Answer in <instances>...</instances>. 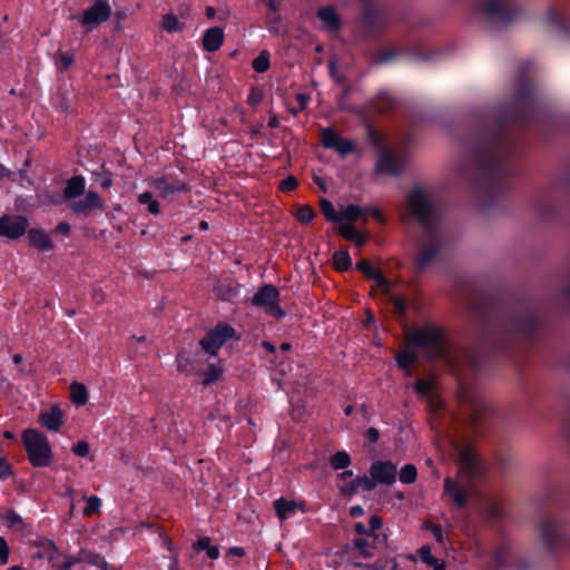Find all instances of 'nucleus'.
<instances>
[{
    "mask_svg": "<svg viewBox=\"0 0 570 570\" xmlns=\"http://www.w3.org/2000/svg\"><path fill=\"white\" fill-rule=\"evenodd\" d=\"M356 269L360 271L362 274H364L368 279H372L374 276H376V273L379 272L366 259H362V261L357 262Z\"/></svg>",
    "mask_w": 570,
    "mask_h": 570,
    "instance_id": "4d7b16f0",
    "label": "nucleus"
},
{
    "mask_svg": "<svg viewBox=\"0 0 570 570\" xmlns=\"http://www.w3.org/2000/svg\"><path fill=\"white\" fill-rule=\"evenodd\" d=\"M351 462V455L345 450L335 452L328 459V463L334 471L347 469Z\"/></svg>",
    "mask_w": 570,
    "mask_h": 570,
    "instance_id": "4c0bfd02",
    "label": "nucleus"
},
{
    "mask_svg": "<svg viewBox=\"0 0 570 570\" xmlns=\"http://www.w3.org/2000/svg\"><path fill=\"white\" fill-rule=\"evenodd\" d=\"M370 474L375 484H393L396 481L397 469L391 461H376L370 468Z\"/></svg>",
    "mask_w": 570,
    "mask_h": 570,
    "instance_id": "aec40b11",
    "label": "nucleus"
},
{
    "mask_svg": "<svg viewBox=\"0 0 570 570\" xmlns=\"http://www.w3.org/2000/svg\"><path fill=\"white\" fill-rule=\"evenodd\" d=\"M39 422L49 431L58 432L63 423V413L58 405H53L49 411L40 413Z\"/></svg>",
    "mask_w": 570,
    "mask_h": 570,
    "instance_id": "bb28decb",
    "label": "nucleus"
},
{
    "mask_svg": "<svg viewBox=\"0 0 570 570\" xmlns=\"http://www.w3.org/2000/svg\"><path fill=\"white\" fill-rule=\"evenodd\" d=\"M110 17L111 7L108 0H96L83 11L80 18V23L87 31H92V29L102 22L109 20Z\"/></svg>",
    "mask_w": 570,
    "mask_h": 570,
    "instance_id": "2eb2a0df",
    "label": "nucleus"
},
{
    "mask_svg": "<svg viewBox=\"0 0 570 570\" xmlns=\"http://www.w3.org/2000/svg\"><path fill=\"white\" fill-rule=\"evenodd\" d=\"M367 137L371 144L381 153L382 148H385L383 145V139L379 132H376L374 129L368 128L367 129Z\"/></svg>",
    "mask_w": 570,
    "mask_h": 570,
    "instance_id": "69168bd1",
    "label": "nucleus"
},
{
    "mask_svg": "<svg viewBox=\"0 0 570 570\" xmlns=\"http://www.w3.org/2000/svg\"><path fill=\"white\" fill-rule=\"evenodd\" d=\"M487 473L483 461L470 448L460 452V465L455 476L443 480V495L456 509H465L471 498L476 495V482Z\"/></svg>",
    "mask_w": 570,
    "mask_h": 570,
    "instance_id": "7ed1b4c3",
    "label": "nucleus"
},
{
    "mask_svg": "<svg viewBox=\"0 0 570 570\" xmlns=\"http://www.w3.org/2000/svg\"><path fill=\"white\" fill-rule=\"evenodd\" d=\"M29 219L24 215L4 214L0 217V237L17 240L27 234Z\"/></svg>",
    "mask_w": 570,
    "mask_h": 570,
    "instance_id": "4468645a",
    "label": "nucleus"
},
{
    "mask_svg": "<svg viewBox=\"0 0 570 570\" xmlns=\"http://www.w3.org/2000/svg\"><path fill=\"white\" fill-rule=\"evenodd\" d=\"M532 208L543 220L558 219L561 213V195L559 187L540 191L533 199Z\"/></svg>",
    "mask_w": 570,
    "mask_h": 570,
    "instance_id": "9d476101",
    "label": "nucleus"
},
{
    "mask_svg": "<svg viewBox=\"0 0 570 570\" xmlns=\"http://www.w3.org/2000/svg\"><path fill=\"white\" fill-rule=\"evenodd\" d=\"M540 537L546 550L553 554H562L570 550V534L561 518H547L541 522Z\"/></svg>",
    "mask_w": 570,
    "mask_h": 570,
    "instance_id": "423d86ee",
    "label": "nucleus"
},
{
    "mask_svg": "<svg viewBox=\"0 0 570 570\" xmlns=\"http://www.w3.org/2000/svg\"><path fill=\"white\" fill-rule=\"evenodd\" d=\"M320 209L326 220L332 223H341L340 213L336 212L334 205L327 198L320 199Z\"/></svg>",
    "mask_w": 570,
    "mask_h": 570,
    "instance_id": "ea45409f",
    "label": "nucleus"
},
{
    "mask_svg": "<svg viewBox=\"0 0 570 570\" xmlns=\"http://www.w3.org/2000/svg\"><path fill=\"white\" fill-rule=\"evenodd\" d=\"M354 482H355V485L357 488V491L368 492V491L373 490L376 487L373 478L372 476L368 478L365 474L356 476L354 479Z\"/></svg>",
    "mask_w": 570,
    "mask_h": 570,
    "instance_id": "603ef678",
    "label": "nucleus"
},
{
    "mask_svg": "<svg viewBox=\"0 0 570 570\" xmlns=\"http://www.w3.org/2000/svg\"><path fill=\"white\" fill-rule=\"evenodd\" d=\"M176 362H177V370L179 372H185L187 365L193 363V360L185 351H181L177 354Z\"/></svg>",
    "mask_w": 570,
    "mask_h": 570,
    "instance_id": "680f3d73",
    "label": "nucleus"
},
{
    "mask_svg": "<svg viewBox=\"0 0 570 570\" xmlns=\"http://www.w3.org/2000/svg\"><path fill=\"white\" fill-rule=\"evenodd\" d=\"M410 348L399 352L395 356L397 366L403 371H410L419 362V354Z\"/></svg>",
    "mask_w": 570,
    "mask_h": 570,
    "instance_id": "473e14b6",
    "label": "nucleus"
},
{
    "mask_svg": "<svg viewBox=\"0 0 570 570\" xmlns=\"http://www.w3.org/2000/svg\"><path fill=\"white\" fill-rule=\"evenodd\" d=\"M224 29L222 27L207 29L202 39L203 49L207 52L217 51L224 42Z\"/></svg>",
    "mask_w": 570,
    "mask_h": 570,
    "instance_id": "a878e982",
    "label": "nucleus"
},
{
    "mask_svg": "<svg viewBox=\"0 0 570 570\" xmlns=\"http://www.w3.org/2000/svg\"><path fill=\"white\" fill-rule=\"evenodd\" d=\"M69 207L76 215L89 216L92 212L102 210L105 202L98 193L89 190L86 193L83 199H73L70 202Z\"/></svg>",
    "mask_w": 570,
    "mask_h": 570,
    "instance_id": "a211bd4d",
    "label": "nucleus"
},
{
    "mask_svg": "<svg viewBox=\"0 0 570 570\" xmlns=\"http://www.w3.org/2000/svg\"><path fill=\"white\" fill-rule=\"evenodd\" d=\"M405 343L407 347L422 351L428 361L445 360L449 356V340L439 325L414 326L406 332Z\"/></svg>",
    "mask_w": 570,
    "mask_h": 570,
    "instance_id": "20e7f679",
    "label": "nucleus"
},
{
    "mask_svg": "<svg viewBox=\"0 0 570 570\" xmlns=\"http://www.w3.org/2000/svg\"><path fill=\"white\" fill-rule=\"evenodd\" d=\"M70 399L77 406H82L88 402V391L85 384L72 382L70 384Z\"/></svg>",
    "mask_w": 570,
    "mask_h": 570,
    "instance_id": "f704fd0d",
    "label": "nucleus"
},
{
    "mask_svg": "<svg viewBox=\"0 0 570 570\" xmlns=\"http://www.w3.org/2000/svg\"><path fill=\"white\" fill-rule=\"evenodd\" d=\"M29 244L39 252L47 253L55 248L50 235L42 228H28Z\"/></svg>",
    "mask_w": 570,
    "mask_h": 570,
    "instance_id": "393cba45",
    "label": "nucleus"
},
{
    "mask_svg": "<svg viewBox=\"0 0 570 570\" xmlns=\"http://www.w3.org/2000/svg\"><path fill=\"white\" fill-rule=\"evenodd\" d=\"M333 265L337 272H347L352 267V258L347 249L336 250L333 256Z\"/></svg>",
    "mask_w": 570,
    "mask_h": 570,
    "instance_id": "c9c22d12",
    "label": "nucleus"
},
{
    "mask_svg": "<svg viewBox=\"0 0 570 570\" xmlns=\"http://www.w3.org/2000/svg\"><path fill=\"white\" fill-rule=\"evenodd\" d=\"M316 213L309 205H301L296 213L295 217L302 225H308L313 222L315 218Z\"/></svg>",
    "mask_w": 570,
    "mask_h": 570,
    "instance_id": "c03bdc74",
    "label": "nucleus"
},
{
    "mask_svg": "<svg viewBox=\"0 0 570 570\" xmlns=\"http://www.w3.org/2000/svg\"><path fill=\"white\" fill-rule=\"evenodd\" d=\"M419 556L421 558V561L431 567L433 570H445V563L444 561H440L436 559L432 552L431 548L429 546H423L419 550Z\"/></svg>",
    "mask_w": 570,
    "mask_h": 570,
    "instance_id": "e433bc0d",
    "label": "nucleus"
},
{
    "mask_svg": "<svg viewBox=\"0 0 570 570\" xmlns=\"http://www.w3.org/2000/svg\"><path fill=\"white\" fill-rule=\"evenodd\" d=\"M482 332L483 351L473 356V367L481 372L499 356L514 360L517 353L547 334L548 327L539 307L529 301L489 302L469 305Z\"/></svg>",
    "mask_w": 570,
    "mask_h": 570,
    "instance_id": "f03ea898",
    "label": "nucleus"
},
{
    "mask_svg": "<svg viewBox=\"0 0 570 570\" xmlns=\"http://www.w3.org/2000/svg\"><path fill=\"white\" fill-rule=\"evenodd\" d=\"M361 24L367 35H375L382 31V11L375 6H366L362 8Z\"/></svg>",
    "mask_w": 570,
    "mask_h": 570,
    "instance_id": "4be33fe9",
    "label": "nucleus"
},
{
    "mask_svg": "<svg viewBox=\"0 0 570 570\" xmlns=\"http://www.w3.org/2000/svg\"><path fill=\"white\" fill-rule=\"evenodd\" d=\"M425 528L431 531L436 542L443 543L444 533L441 525L429 522Z\"/></svg>",
    "mask_w": 570,
    "mask_h": 570,
    "instance_id": "338daca9",
    "label": "nucleus"
},
{
    "mask_svg": "<svg viewBox=\"0 0 570 570\" xmlns=\"http://www.w3.org/2000/svg\"><path fill=\"white\" fill-rule=\"evenodd\" d=\"M401 52L402 51L399 48H392V49L383 50L377 56L376 62L381 63V65L387 63V62L394 60L395 58H397L401 55Z\"/></svg>",
    "mask_w": 570,
    "mask_h": 570,
    "instance_id": "864d4df0",
    "label": "nucleus"
},
{
    "mask_svg": "<svg viewBox=\"0 0 570 570\" xmlns=\"http://www.w3.org/2000/svg\"><path fill=\"white\" fill-rule=\"evenodd\" d=\"M163 28L168 33H174L177 31H181L184 29V23L180 22L175 14L168 13L163 19Z\"/></svg>",
    "mask_w": 570,
    "mask_h": 570,
    "instance_id": "de8ad7c7",
    "label": "nucleus"
},
{
    "mask_svg": "<svg viewBox=\"0 0 570 570\" xmlns=\"http://www.w3.org/2000/svg\"><path fill=\"white\" fill-rule=\"evenodd\" d=\"M338 233L343 238L353 242L358 248L363 247L367 242V236L358 232L352 224H341Z\"/></svg>",
    "mask_w": 570,
    "mask_h": 570,
    "instance_id": "c85d7f7f",
    "label": "nucleus"
},
{
    "mask_svg": "<svg viewBox=\"0 0 570 570\" xmlns=\"http://www.w3.org/2000/svg\"><path fill=\"white\" fill-rule=\"evenodd\" d=\"M363 215V208L358 205L350 204L345 207V209L340 213L341 222L346 220L345 224H352L355 223L361 218Z\"/></svg>",
    "mask_w": 570,
    "mask_h": 570,
    "instance_id": "a19ab883",
    "label": "nucleus"
},
{
    "mask_svg": "<svg viewBox=\"0 0 570 570\" xmlns=\"http://www.w3.org/2000/svg\"><path fill=\"white\" fill-rule=\"evenodd\" d=\"M274 510L279 520H287L297 511L296 501L281 497L274 501Z\"/></svg>",
    "mask_w": 570,
    "mask_h": 570,
    "instance_id": "c756f323",
    "label": "nucleus"
},
{
    "mask_svg": "<svg viewBox=\"0 0 570 570\" xmlns=\"http://www.w3.org/2000/svg\"><path fill=\"white\" fill-rule=\"evenodd\" d=\"M383 525L382 519L377 514H373L368 521V528L362 523L357 522L354 524V532L361 537H370L376 533Z\"/></svg>",
    "mask_w": 570,
    "mask_h": 570,
    "instance_id": "2f4dec72",
    "label": "nucleus"
},
{
    "mask_svg": "<svg viewBox=\"0 0 570 570\" xmlns=\"http://www.w3.org/2000/svg\"><path fill=\"white\" fill-rule=\"evenodd\" d=\"M138 202L141 205H147L148 212L150 214H154V215L159 214V212H160L159 203L156 199H154V195L151 191L146 190V191L139 194Z\"/></svg>",
    "mask_w": 570,
    "mask_h": 570,
    "instance_id": "49530a36",
    "label": "nucleus"
},
{
    "mask_svg": "<svg viewBox=\"0 0 570 570\" xmlns=\"http://www.w3.org/2000/svg\"><path fill=\"white\" fill-rule=\"evenodd\" d=\"M317 17L333 31L341 28V18L332 6L322 7L317 10Z\"/></svg>",
    "mask_w": 570,
    "mask_h": 570,
    "instance_id": "7c9ffc66",
    "label": "nucleus"
},
{
    "mask_svg": "<svg viewBox=\"0 0 570 570\" xmlns=\"http://www.w3.org/2000/svg\"><path fill=\"white\" fill-rule=\"evenodd\" d=\"M154 188L163 198L187 190V185L176 176H163L153 180Z\"/></svg>",
    "mask_w": 570,
    "mask_h": 570,
    "instance_id": "412c9836",
    "label": "nucleus"
},
{
    "mask_svg": "<svg viewBox=\"0 0 570 570\" xmlns=\"http://www.w3.org/2000/svg\"><path fill=\"white\" fill-rule=\"evenodd\" d=\"M13 465L6 456H0V481H6L13 475Z\"/></svg>",
    "mask_w": 570,
    "mask_h": 570,
    "instance_id": "5fc2aeb1",
    "label": "nucleus"
},
{
    "mask_svg": "<svg viewBox=\"0 0 570 570\" xmlns=\"http://www.w3.org/2000/svg\"><path fill=\"white\" fill-rule=\"evenodd\" d=\"M387 543L386 534L374 533L370 537H360L353 540V546L358 550L362 558L374 557V551L385 547Z\"/></svg>",
    "mask_w": 570,
    "mask_h": 570,
    "instance_id": "6ab92c4d",
    "label": "nucleus"
},
{
    "mask_svg": "<svg viewBox=\"0 0 570 570\" xmlns=\"http://www.w3.org/2000/svg\"><path fill=\"white\" fill-rule=\"evenodd\" d=\"M443 248L444 242L439 230L432 232V235H424L423 247L414 258L416 272L421 273L426 269L439 257Z\"/></svg>",
    "mask_w": 570,
    "mask_h": 570,
    "instance_id": "9b49d317",
    "label": "nucleus"
},
{
    "mask_svg": "<svg viewBox=\"0 0 570 570\" xmlns=\"http://www.w3.org/2000/svg\"><path fill=\"white\" fill-rule=\"evenodd\" d=\"M235 335V328L225 322H219L198 342L202 350L209 356H216L219 348Z\"/></svg>",
    "mask_w": 570,
    "mask_h": 570,
    "instance_id": "f8f14e48",
    "label": "nucleus"
},
{
    "mask_svg": "<svg viewBox=\"0 0 570 570\" xmlns=\"http://www.w3.org/2000/svg\"><path fill=\"white\" fill-rule=\"evenodd\" d=\"M357 492L358 491H357L354 480H352L350 483H346V484L340 487V495L345 499H351Z\"/></svg>",
    "mask_w": 570,
    "mask_h": 570,
    "instance_id": "0e129e2a",
    "label": "nucleus"
},
{
    "mask_svg": "<svg viewBox=\"0 0 570 570\" xmlns=\"http://www.w3.org/2000/svg\"><path fill=\"white\" fill-rule=\"evenodd\" d=\"M22 443L30 464L35 468H47L53 460L48 438L37 429H27L22 433Z\"/></svg>",
    "mask_w": 570,
    "mask_h": 570,
    "instance_id": "0eeeda50",
    "label": "nucleus"
},
{
    "mask_svg": "<svg viewBox=\"0 0 570 570\" xmlns=\"http://www.w3.org/2000/svg\"><path fill=\"white\" fill-rule=\"evenodd\" d=\"M266 26L268 31L273 35L282 36L286 32L278 11H272L266 14Z\"/></svg>",
    "mask_w": 570,
    "mask_h": 570,
    "instance_id": "58836bf2",
    "label": "nucleus"
},
{
    "mask_svg": "<svg viewBox=\"0 0 570 570\" xmlns=\"http://www.w3.org/2000/svg\"><path fill=\"white\" fill-rule=\"evenodd\" d=\"M281 294L273 284L262 285L250 298V304L264 309V312L276 320L283 318L286 313L279 305Z\"/></svg>",
    "mask_w": 570,
    "mask_h": 570,
    "instance_id": "1a4fd4ad",
    "label": "nucleus"
},
{
    "mask_svg": "<svg viewBox=\"0 0 570 570\" xmlns=\"http://www.w3.org/2000/svg\"><path fill=\"white\" fill-rule=\"evenodd\" d=\"M406 214L404 220H412L419 224L424 235H432V232L439 230L441 220V209L426 190L421 187H414L405 198Z\"/></svg>",
    "mask_w": 570,
    "mask_h": 570,
    "instance_id": "39448f33",
    "label": "nucleus"
},
{
    "mask_svg": "<svg viewBox=\"0 0 570 570\" xmlns=\"http://www.w3.org/2000/svg\"><path fill=\"white\" fill-rule=\"evenodd\" d=\"M480 11L487 22L502 26L512 23L522 12L515 0H485Z\"/></svg>",
    "mask_w": 570,
    "mask_h": 570,
    "instance_id": "6e6552de",
    "label": "nucleus"
},
{
    "mask_svg": "<svg viewBox=\"0 0 570 570\" xmlns=\"http://www.w3.org/2000/svg\"><path fill=\"white\" fill-rule=\"evenodd\" d=\"M75 62V56L70 51L59 53L58 69L60 71H67Z\"/></svg>",
    "mask_w": 570,
    "mask_h": 570,
    "instance_id": "6e6d98bb",
    "label": "nucleus"
},
{
    "mask_svg": "<svg viewBox=\"0 0 570 570\" xmlns=\"http://www.w3.org/2000/svg\"><path fill=\"white\" fill-rule=\"evenodd\" d=\"M508 549L505 546L498 547L492 556V562L497 569H502L507 566Z\"/></svg>",
    "mask_w": 570,
    "mask_h": 570,
    "instance_id": "8fccbe9b",
    "label": "nucleus"
},
{
    "mask_svg": "<svg viewBox=\"0 0 570 570\" xmlns=\"http://www.w3.org/2000/svg\"><path fill=\"white\" fill-rule=\"evenodd\" d=\"M530 68V62L521 66L513 100L478 111L471 129L460 138L465 161L459 163L455 171L468 184L483 210L497 205L518 173L517 160L521 149L519 131L539 127L547 117L543 104L528 77Z\"/></svg>",
    "mask_w": 570,
    "mask_h": 570,
    "instance_id": "f257e3e1",
    "label": "nucleus"
},
{
    "mask_svg": "<svg viewBox=\"0 0 570 570\" xmlns=\"http://www.w3.org/2000/svg\"><path fill=\"white\" fill-rule=\"evenodd\" d=\"M271 53L267 50H262L259 55L253 60L252 67L258 73L266 72L271 67Z\"/></svg>",
    "mask_w": 570,
    "mask_h": 570,
    "instance_id": "79ce46f5",
    "label": "nucleus"
},
{
    "mask_svg": "<svg viewBox=\"0 0 570 570\" xmlns=\"http://www.w3.org/2000/svg\"><path fill=\"white\" fill-rule=\"evenodd\" d=\"M72 452L73 454L80 456V458H86L88 456L89 452H90V446H89V443L87 441H78L73 446H72Z\"/></svg>",
    "mask_w": 570,
    "mask_h": 570,
    "instance_id": "e2e57ef3",
    "label": "nucleus"
},
{
    "mask_svg": "<svg viewBox=\"0 0 570 570\" xmlns=\"http://www.w3.org/2000/svg\"><path fill=\"white\" fill-rule=\"evenodd\" d=\"M399 479L404 484H412L417 479V469L414 464H405L399 473Z\"/></svg>",
    "mask_w": 570,
    "mask_h": 570,
    "instance_id": "a18cd8bd",
    "label": "nucleus"
},
{
    "mask_svg": "<svg viewBox=\"0 0 570 570\" xmlns=\"http://www.w3.org/2000/svg\"><path fill=\"white\" fill-rule=\"evenodd\" d=\"M94 179L97 181L101 188L108 189L112 185V175L109 171L102 173H94Z\"/></svg>",
    "mask_w": 570,
    "mask_h": 570,
    "instance_id": "13d9d810",
    "label": "nucleus"
},
{
    "mask_svg": "<svg viewBox=\"0 0 570 570\" xmlns=\"http://www.w3.org/2000/svg\"><path fill=\"white\" fill-rule=\"evenodd\" d=\"M372 279L375 281L376 285L381 287L384 294L389 297L393 308V313L396 316V318L406 324L409 321V304L405 297L402 295L391 293L390 282L380 271L376 273V276H374Z\"/></svg>",
    "mask_w": 570,
    "mask_h": 570,
    "instance_id": "dca6fc26",
    "label": "nucleus"
},
{
    "mask_svg": "<svg viewBox=\"0 0 570 570\" xmlns=\"http://www.w3.org/2000/svg\"><path fill=\"white\" fill-rule=\"evenodd\" d=\"M2 518L10 529L20 530L24 525L22 518L14 510H8Z\"/></svg>",
    "mask_w": 570,
    "mask_h": 570,
    "instance_id": "09e8293b",
    "label": "nucleus"
},
{
    "mask_svg": "<svg viewBox=\"0 0 570 570\" xmlns=\"http://www.w3.org/2000/svg\"><path fill=\"white\" fill-rule=\"evenodd\" d=\"M546 22L564 39H570V21L567 16L552 8L547 12Z\"/></svg>",
    "mask_w": 570,
    "mask_h": 570,
    "instance_id": "b1692460",
    "label": "nucleus"
},
{
    "mask_svg": "<svg viewBox=\"0 0 570 570\" xmlns=\"http://www.w3.org/2000/svg\"><path fill=\"white\" fill-rule=\"evenodd\" d=\"M298 186V180L289 175L286 178H284L279 184V189L284 193H291L295 190Z\"/></svg>",
    "mask_w": 570,
    "mask_h": 570,
    "instance_id": "bf43d9fd",
    "label": "nucleus"
},
{
    "mask_svg": "<svg viewBox=\"0 0 570 570\" xmlns=\"http://www.w3.org/2000/svg\"><path fill=\"white\" fill-rule=\"evenodd\" d=\"M86 190V179L81 175H76L69 178L66 181V186L63 188V200L72 202L73 199L80 197L85 194Z\"/></svg>",
    "mask_w": 570,
    "mask_h": 570,
    "instance_id": "cd10ccee",
    "label": "nucleus"
},
{
    "mask_svg": "<svg viewBox=\"0 0 570 570\" xmlns=\"http://www.w3.org/2000/svg\"><path fill=\"white\" fill-rule=\"evenodd\" d=\"M100 507H101V500L98 497L91 495V497L87 498L86 507L83 509V515L90 517L95 513H99Z\"/></svg>",
    "mask_w": 570,
    "mask_h": 570,
    "instance_id": "3c124183",
    "label": "nucleus"
},
{
    "mask_svg": "<svg viewBox=\"0 0 570 570\" xmlns=\"http://www.w3.org/2000/svg\"><path fill=\"white\" fill-rule=\"evenodd\" d=\"M321 141L325 149L335 150L342 157L354 153L356 149L353 140L341 137L337 131L331 127L322 130Z\"/></svg>",
    "mask_w": 570,
    "mask_h": 570,
    "instance_id": "f3484780",
    "label": "nucleus"
},
{
    "mask_svg": "<svg viewBox=\"0 0 570 570\" xmlns=\"http://www.w3.org/2000/svg\"><path fill=\"white\" fill-rule=\"evenodd\" d=\"M405 167V156L390 148H382L379 153L375 170L379 174L399 176Z\"/></svg>",
    "mask_w": 570,
    "mask_h": 570,
    "instance_id": "ddd939ff",
    "label": "nucleus"
},
{
    "mask_svg": "<svg viewBox=\"0 0 570 570\" xmlns=\"http://www.w3.org/2000/svg\"><path fill=\"white\" fill-rule=\"evenodd\" d=\"M223 375V370L222 367L215 365V364H209L208 367L206 368V371L203 373V385L204 386H209L212 385L213 383H215L216 381H218Z\"/></svg>",
    "mask_w": 570,
    "mask_h": 570,
    "instance_id": "37998d69",
    "label": "nucleus"
},
{
    "mask_svg": "<svg viewBox=\"0 0 570 570\" xmlns=\"http://www.w3.org/2000/svg\"><path fill=\"white\" fill-rule=\"evenodd\" d=\"M81 561H86L87 563H89L91 566H97V567L99 564L108 566V562L100 554L81 550L79 557H73V556L66 557L63 562L56 566V570H71L76 563L81 562Z\"/></svg>",
    "mask_w": 570,
    "mask_h": 570,
    "instance_id": "5701e85b",
    "label": "nucleus"
},
{
    "mask_svg": "<svg viewBox=\"0 0 570 570\" xmlns=\"http://www.w3.org/2000/svg\"><path fill=\"white\" fill-rule=\"evenodd\" d=\"M10 549L7 540L3 537H0V566H4L9 560Z\"/></svg>",
    "mask_w": 570,
    "mask_h": 570,
    "instance_id": "774afa93",
    "label": "nucleus"
},
{
    "mask_svg": "<svg viewBox=\"0 0 570 570\" xmlns=\"http://www.w3.org/2000/svg\"><path fill=\"white\" fill-rule=\"evenodd\" d=\"M414 390L420 395H429L432 391V383L428 380L420 379L415 382Z\"/></svg>",
    "mask_w": 570,
    "mask_h": 570,
    "instance_id": "052dcab7",
    "label": "nucleus"
},
{
    "mask_svg": "<svg viewBox=\"0 0 570 570\" xmlns=\"http://www.w3.org/2000/svg\"><path fill=\"white\" fill-rule=\"evenodd\" d=\"M193 549L196 552L205 551L207 557L212 560L219 558L218 546H213L208 537H199L197 541L193 543Z\"/></svg>",
    "mask_w": 570,
    "mask_h": 570,
    "instance_id": "72a5a7b5",
    "label": "nucleus"
}]
</instances>
